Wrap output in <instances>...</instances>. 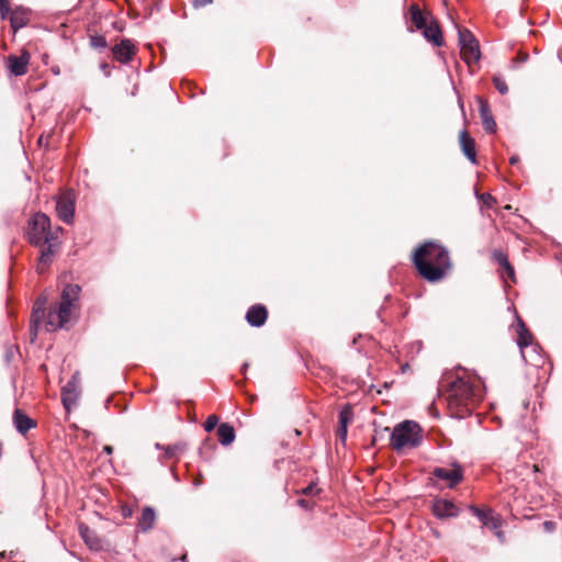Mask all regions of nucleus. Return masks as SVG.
Returning <instances> with one entry per match:
<instances>
[{"label":"nucleus","mask_w":562,"mask_h":562,"mask_svg":"<svg viewBox=\"0 0 562 562\" xmlns=\"http://www.w3.org/2000/svg\"><path fill=\"white\" fill-rule=\"evenodd\" d=\"M91 43L94 47H105L106 41L103 36H93Z\"/></svg>","instance_id":"obj_31"},{"label":"nucleus","mask_w":562,"mask_h":562,"mask_svg":"<svg viewBox=\"0 0 562 562\" xmlns=\"http://www.w3.org/2000/svg\"><path fill=\"white\" fill-rule=\"evenodd\" d=\"M31 56L24 50L20 56L10 55L7 59V68L11 75L19 77L27 72Z\"/></svg>","instance_id":"obj_9"},{"label":"nucleus","mask_w":562,"mask_h":562,"mask_svg":"<svg viewBox=\"0 0 562 562\" xmlns=\"http://www.w3.org/2000/svg\"><path fill=\"white\" fill-rule=\"evenodd\" d=\"M218 424V417L216 415H210L205 423H204V429L205 431L210 432L212 431Z\"/></svg>","instance_id":"obj_29"},{"label":"nucleus","mask_w":562,"mask_h":562,"mask_svg":"<svg viewBox=\"0 0 562 562\" xmlns=\"http://www.w3.org/2000/svg\"><path fill=\"white\" fill-rule=\"evenodd\" d=\"M131 515H132V510L131 509H128V508H124L123 509V516L124 517H130Z\"/></svg>","instance_id":"obj_39"},{"label":"nucleus","mask_w":562,"mask_h":562,"mask_svg":"<svg viewBox=\"0 0 562 562\" xmlns=\"http://www.w3.org/2000/svg\"><path fill=\"white\" fill-rule=\"evenodd\" d=\"M10 12L9 0H0V15L5 19Z\"/></svg>","instance_id":"obj_30"},{"label":"nucleus","mask_w":562,"mask_h":562,"mask_svg":"<svg viewBox=\"0 0 562 562\" xmlns=\"http://www.w3.org/2000/svg\"><path fill=\"white\" fill-rule=\"evenodd\" d=\"M78 397V392L76 391V383L74 381H69L61 391V400L63 404L67 411L76 403Z\"/></svg>","instance_id":"obj_19"},{"label":"nucleus","mask_w":562,"mask_h":562,"mask_svg":"<svg viewBox=\"0 0 562 562\" xmlns=\"http://www.w3.org/2000/svg\"><path fill=\"white\" fill-rule=\"evenodd\" d=\"M432 513L438 518H448L458 516L459 509L451 501L437 499L432 505Z\"/></svg>","instance_id":"obj_11"},{"label":"nucleus","mask_w":562,"mask_h":562,"mask_svg":"<svg viewBox=\"0 0 562 562\" xmlns=\"http://www.w3.org/2000/svg\"><path fill=\"white\" fill-rule=\"evenodd\" d=\"M480 115L482 119L484 130L487 133H495L496 123L493 119V115L486 101L480 100Z\"/></svg>","instance_id":"obj_16"},{"label":"nucleus","mask_w":562,"mask_h":562,"mask_svg":"<svg viewBox=\"0 0 562 562\" xmlns=\"http://www.w3.org/2000/svg\"><path fill=\"white\" fill-rule=\"evenodd\" d=\"M314 490H316V486L314 484H310L307 487L303 490L304 494H313Z\"/></svg>","instance_id":"obj_36"},{"label":"nucleus","mask_w":562,"mask_h":562,"mask_svg":"<svg viewBox=\"0 0 562 562\" xmlns=\"http://www.w3.org/2000/svg\"><path fill=\"white\" fill-rule=\"evenodd\" d=\"M29 22L27 13L24 10H14L10 14V23L11 27L14 32H16L19 29L25 26Z\"/></svg>","instance_id":"obj_22"},{"label":"nucleus","mask_w":562,"mask_h":562,"mask_svg":"<svg viewBox=\"0 0 562 562\" xmlns=\"http://www.w3.org/2000/svg\"><path fill=\"white\" fill-rule=\"evenodd\" d=\"M56 212L58 217L67 223L71 224L75 214V196L71 191L63 193L56 202Z\"/></svg>","instance_id":"obj_8"},{"label":"nucleus","mask_w":562,"mask_h":562,"mask_svg":"<svg viewBox=\"0 0 562 562\" xmlns=\"http://www.w3.org/2000/svg\"><path fill=\"white\" fill-rule=\"evenodd\" d=\"M432 475L446 483L447 487L453 488L463 481L464 471L458 463H452L449 467H437L432 470Z\"/></svg>","instance_id":"obj_7"},{"label":"nucleus","mask_w":562,"mask_h":562,"mask_svg":"<svg viewBox=\"0 0 562 562\" xmlns=\"http://www.w3.org/2000/svg\"><path fill=\"white\" fill-rule=\"evenodd\" d=\"M103 451L108 454H111L113 452L112 446H104Z\"/></svg>","instance_id":"obj_37"},{"label":"nucleus","mask_w":562,"mask_h":562,"mask_svg":"<svg viewBox=\"0 0 562 562\" xmlns=\"http://www.w3.org/2000/svg\"><path fill=\"white\" fill-rule=\"evenodd\" d=\"M493 258L502 268H504L507 277L514 279V268L510 266L507 256L501 250H495L493 252Z\"/></svg>","instance_id":"obj_23"},{"label":"nucleus","mask_w":562,"mask_h":562,"mask_svg":"<svg viewBox=\"0 0 562 562\" xmlns=\"http://www.w3.org/2000/svg\"><path fill=\"white\" fill-rule=\"evenodd\" d=\"M81 288L78 284H66L59 302L46 311L47 296L42 294L33 305L31 315V331L34 336L40 330L55 331L63 328L71 318L78 306Z\"/></svg>","instance_id":"obj_2"},{"label":"nucleus","mask_w":562,"mask_h":562,"mask_svg":"<svg viewBox=\"0 0 562 562\" xmlns=\"http://www.w3.org/2000/svg\"><path fill=\"white\" fill-rule=\"evenodd\" d=\"M423 441V430L413 420H405L397 424L392 431L390 445L395 451L413 449Z\"/></svg>","instance_id":"obj_5"},{"label":"nucleus","mask_w":562,"mask_h":562,"mask_svg":"<svg viewBox=\"0 0 562 562\" xmlns=\"http://www.w3.org/2000/svg\"><path fill=\"white\" fill-rule=\"evenodd\" d=\"M353 419V412L350 405H346L341 408L339 412V420L338 425L347 426L352 422Z\"/></svg>","instance_id":"obj_26"},{"label":"nucleus","mask_w":562,"mask_h":562,"mask_svg":"<svg viewBox=\"0 0 562 562\" xmlns=\"http://www.w3.org/2000/svg\"><path fill=\"white\" fill-rule=\"evenodd\" d=\"M211 2H212V0H193V5L195 8H202V7L210 4Z\"/></svg>","instance_id":"obj_35"},{"label":"nucleus","mask_w":562,"mask_h":562,"mask_svg":"<svg viewBox=\"0 0 562 562\" xmlns=\"http://www.w3.org/2000/svg\"><path fill=\"white\" fill-rule=\"evenodd\" d=\"M481 522L492 530H497L501 528L499 518L494 516L491 510L487 512L486 516L481 520Z\"/></svg>","instance_id":"obj_27"},{"label":"nucleus","mask_w":562,"mask_h":562,"mask_svg":"<svg viewBox=\"0 0 562 562\" xmlns=\"http://www.w3.org/2000/svg\"><path fill=\"white\" fill-rule=\"evenodd\" d=\"M493 82L495 88L501 94H506L508 92V87L505 82V80L501 76H494Z\"/></svg>","instance_id":"obj_28"},{"label":"nucleus","mask_w":562,"mask_h":562,"mask_svg":"<svg viewBox=\"0 0 562 562\" xmlns=\"http://www.w3.org/2000/svg\"><path fill=\"white\" fill-rule=\"evenodd\" d=\"M412 22L418 30H422L429 22L427 18L424 16L423 12L419 10L417 5H412L409 9Z\"/></svg>","instance_id":"obj_24"},{"label":"nucleus","mask_w":562,"mask_h":562,"mask_svg":"<svg viewBox=\"0 0 562 562\" xmlns=\"http://www.w3.org/2000/svg\"><path fill=\"white\" fill-rule=\"evenodd\" d=\"M460 145L465 157L473 164L476 162L475 142L467 131L460 133Z\"/></svg>","instance_id":"obj_15"},{"label":"nucleus","mask_w":562,"mask_h":562,"mask_svg":"<svg viewBox=\"0 0 562 562\" xmlns=\"http://www.w3.org/2000/svg\"><path fill=\"white\" fill-rule=\"evenodd\" d=\"M542 526H543L544 531H547V532H552L557 528L555 522H553L551 520L544 521Z\"/></svg>","instance_id":"obj_33"},{"label":"nucleus","mask_w":562,"mask_h":562,"mask_svg":"<svg viewBox=\"0 0 562 562\" xmlns=\"http://www.w3.org/2000/svg\"><path fill=\"white\" fill-rule=\"evenodd\" d=\"M442 396L452 417L469 416L483 398L480 378L465 370L448 374L441 384Z\"/></svg>","instance_id":"obj_1"},{"label":"nucleus","mask_w":562,"mask_h":562,"mask_svg":"<svg viewBox=\"0 0 562 562\" xmlns=\"http://www.w3.org/2000/svg\"><path fill=\"white\" fill-rule=\"evenodd\" d=\"M63 233L60 226L52 227L49 217L44 213H36L29 223L27 236L31 244L41 247L37 272L44 273L52 262L53 256L58 251Z\"/></svg>","instance_id":"obj_3"},{"label":"nucleus","mask_w":562,"mask_h":562,"mask_svg":"<svg viewBox=\"0 0 562 562\" xmlns=\"http://www.w3.org/2000/svg\"><path fill=\"white\" fill-rule=\"evenodd\" d=\"M348 427L338 425L337 437L344 442L347 438Z\"/></svg>","instance_id":"obj_32"},{"label":"nucleus","mask_w":562,"mask_h":562,"mask_svg":"<svg viewBox=\"0 0 562 562\" xmlns=\"http://www.w3.org/2000/svg\"><path fill=\"white\" fill-rule=\"evenodd\" d=\"M299 504H300L301 506H303V507H305V506H306V502H305L304 499H300V501H299Z\"/></svg>","instance_id":"obj_41"},{"label":"nucleus","mask_w":562,"mask_h":562,"mask_svg":"<svg viewBox=\"0 0 562 562\" xmlns=\"http://www.w3.org/2000/svg\"><path fill=\"white\" fill-rule=\"evenodd\" d=\"M413 262L418 273L429 282L442 280L452 268L449 251L435 241L420 245L413 254Z\"/></svg>","instance_id":"obj_4"},{"label":"nucleus","mask_w":562,"mask_h":562,"mask_svg":"<svg viewBox=\"0 0 562 562\" xmlns=\"http://www.w3.org/2000/svg\"><path fill=\"white\" fill-rule=\"evenodd\" d=\"M268 312L267 308L262 305H254L251 306L247 314L246 319L251 326H262L267 321Z\"/></svg>","instance_id":"obj_14"},{"label":"nucleus","mask_w":562,"mask_h":562,"mask_svg":"<svg viewBox=\"0 0 562 562\" xmlns=\"http://www.w3.org/2000/svg\"><path fill=\"white\" fill-rule=\"evenodd\" d=\"M459 43L461 57L468 65L479 61L481 57L479 42L474 38L470 31H459Z\"/></svg>","instance_id":"obj_6"},{"label":"nucleus","mask_w":562,"mask_h":562,"mask_svg":"<svg viewBox=\"0 0 562 562\" xmlns=\"http://www.w3.org/2000/svg\"><path fill=\"white\" fill-rule=\"evenodd\" d=\"M187 560H188V555H187V554H183V555L181 557V561H182V562H187Z\"/></svg>","instance_id":"obj_42"},{"label":"nucleus","mask_w":562,"mask_h":562,"mask_svg":"<svg viewBox=\"0 0 562 562\" xmlns=\"http://www.w3.org/2000/svg\"><path fill=\"white\" fill-rule=\"evenodd\" d=\"M135 53H136L135 45L132 43L131 40H126V38L122 40L119 44H116L112 48V54H113L114 59H116L117 61H120L122 64H127L128 61H131V59L133 58Z\"/></svg>","instance_id":"obj_10"},{"label":"nucleus","mask_w":562,"mask_h":562,"mask_svg":"<svg viewBox=\"0 0 562 562\" xmlns=\"http://www.w3.org/2000/svg\"><path fill=\"white\" fill-rule=\"evenodd\" d=\"M156 448L165 450V454H164L165 459H172L184 450V445L176 443V445L164 447L160 443H156Z\"/></svg>","instance_id":"obj_25"},{"label":"nucleus","mask_w":562,"mask_h":562,"mask_svg":"<svg viewBox=\"0 0 562 562\" xmlns=\"http://www.w3.org/2000/svg\"><path fill=\"white\" fill-rule=\"evenodd\" d=\"M78 530L80 537L90 549L97 550L100 548V540L92 529L85 524H80Z\"/></svg>","instance_id":"obj_18"},{"label":"nucleus","mask_w":562,"mask_h":562,"mask_svg":"<svg viewBox=\"0 0 562 562\" xmlns=\"http://www.w3.org/2000/svg\"><path fill=\"white\" fill-rule=\"evenodd\" d=\"M517 345L522 350L525 347H528L532 342V335L526 327L525 323L518 318L517 319Z\"/></svg>","instance_id":"obj_20"},{"label":"nucleus","mask_w":562,"mask_h":562,"mask_svg":"<svg viewBox=\"0 0 562 562\" xmlns=\"http://www.w3.org/2000/svg\"><path fill=\"white\" fill-rule=\"evenodd\" d=\"M518 161V158L517 157H512L510 158V164L514 165Z\"/></svg>","instance_id":"obj_40"},{"label":"nucleus","mask_w":562,"mask_h":562,"mask_svg":"<svg viewBox=\"0 0 562 562\" xmlns=\"http://www.w3.org/2000/svg\"><path fill=\"white\" fill-rule=\"evenodd\" d=\"M13 424L16 430L25 435L30 429L36 427V422L29 417L22 409L15 408L13 413Z\"/></svg>","instance_id":"obj_12"},{"label":"nucleus","mask_w":562,"mask_h":562,"mask_svg":"<svg viewBox=\"0 0 562 562\" xmlns=\"http://www.w3.org/2000/svg\"><path fill=\"white\" fill-rule=\"evenodd\" d=\"M156 522V513L154 508L147 506L143 508L142 515L138 518V529L143 532H147L153 529Z\"/></svg>","instance_id":"obj_17"},{"label":"nucleus","mask_w":562,"mask_h":562,"mask_svg":"<svg viewBox=\"0 0 562 562\" xmlns=\"http://www.w3.org/2000/svg\"><path fill=\"white\" fill-rule=\"evenodd\" d=\"M471 512H472V513H473V514H474V515H475L480 520H482V519L486 516V514H487V512H484V510H482V509H480V508H477V507H471Z\"/></svg>","instance_id":"obj_34"},{"label":"nucleus","mask_w":562,"mask_h":562,"mask_svg":"<svg viewBox=\"0 0 562 562\" xmlns=\"http://www.w3.org/2000/svg\"><path fill=\"white\" fill-rule=\"evenodd\" d=\"M423 34L427 41L432 43L435 46H441L443 44L442 33L436 21L432 19L424 26Z\"/></svg>","instance_id":"obj_13"},{"label":"nucleus","mask_w":562,"mask_h":562,"mask_svg":"<svg viewBox=\"0 0 562 562\" xmlns=\"http://www.w3.org/2000/svg\"><path fill=\"white\" fill-rule=\"evenodd\" d=\"M495 535L501 539V541H504V533L499 529L494 530Z\"/></svg>","instance_id":"obj_38"},{"label":"nucleus","mask_w":562,"mask_h":562,"mask_svg":"<svg viewBox=\"0 0 562 562\" xmlns=\"http://www.w3.org/2000/svg\"><path fill=\"white\" fill-rule=\"evenodd\" d=\"M218 441L223 446H228L235 440V429L227 423H222L217 427Z\"/></svg>","instance_id":"obj_21"}]
</instances>
